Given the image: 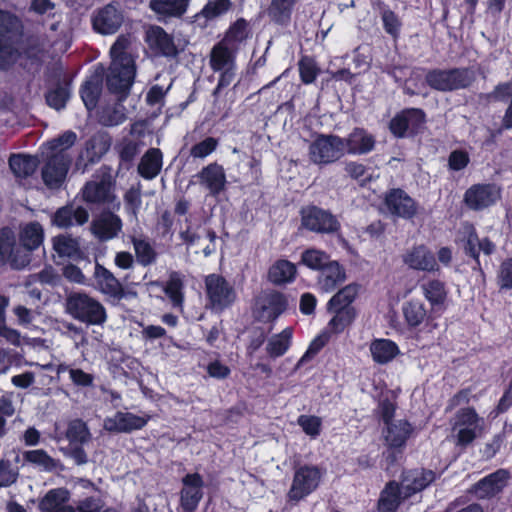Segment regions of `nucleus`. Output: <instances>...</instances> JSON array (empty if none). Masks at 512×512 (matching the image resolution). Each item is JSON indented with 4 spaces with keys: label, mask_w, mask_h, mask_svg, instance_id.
<instances>
[{
    "label": "nucleus",
    "mask_w": 512,
    "mask_h": 512,
    "mask_svg": "<svg viewBox=\"0 0 512 512\" xmlns=\"http://www.w3.org/2000/svg\"><path fill=\"white\" fill-rule=\"evenodd\" d=\"M369 351L374 363L386 365L392 362L401 351L398 344L388 338H375L370 342Z\"/></svg>",
    "instance_id": "c9c22d12"
},
{
    "label": "nucleus",
    "mask_w": 512,
    "mask_h": 512,
    "mask_svg": "<svg viewBox=\"0 0 512 512\" xmlns=\"http://www.w3.org/2000/svg\"><path fill=\"white\" fill-rule=\"evenodd\" d=\"M360 285L350 283L339 289L327 302L326 308L333 317L328 322V328L334 334H340L350 327L357 317L353 306L359 293Z\"/></svg>",
    "instance_id": "f257e3e1"
},
{
    "label": "nucleus",
    "mask_w": 512,
    "mask_h": 512,
    "mask_svg": "<svg viewBox=\"0 0 512 512\" xmlns=\"http://www.w3.org/2000/svg\"><path fill=\"white\" fill-rule=\"evenodd\" d=\"M293 328L286 327L280 333L270 338L266 346V352L270 358L283 356L292 344Z\"/></svg>",
    "instance_id": "de8ad7c7"
},
{
    "label": "nucleus",
    "mask_w": 512,
    "mask_h": 512,
    "mask_svg": "<svg viewBox=\"0 0 512 512\" xmlns=\"http://www.w3.org/2000/svg\"><path fill=\"white\" fill-rule=\"evenodd\" d=\"M406 496L402 495V485L395 481H388L381 490L377 500L378 512H397Z\"/></svg>",
    "instance_id": "72a5a7b5"
},
{
    "label": "nucleus",
    "mask_w": 512,
    "mask_h": 512,
    "mask_svg": "<svg viewBox=\"0 0 512 512\" xmlns=\"http://www.w3.org/2000/svg\"><path fill=\"white\" fill-rule=\"evenodd\" d=\"M346 270L337 260H331L317 275L316 285L319 291H335L346 280Z\"/></svg>",
    "instance_id": "c756f323"
},
{
    "label": "nucleus",
    "mask_w": 512,
    "mask_h": 512,
    "mask_svg": "<svg viewBox=\"0 0 512 512\" xmlns=\"http://www.w3.org/2000/svg\"><path fill=\"white\" fill-rule=\"evenodd\" d=\"M344 154L342 137L334 134H319L309 147L310 159L318 165L331 164Z\"/></svg>",
    "instance_id": "9b49d317"
},
{
    "label": "nucleus",
    "mask_w": 512,
    "mask_h": 512,
    "mask_svg": "<svg viewBox=\"0 0 512 512\" xmlns=\"http://www.w3.org/2000/svg\"><path fill=\"white\" fill-rule=\"evenodd\" d=\"M383 203L391 215L399 218L410 220L418 213V203L402 188L387 190Z\"/></svg>",
    "instance_id": "f3484780"
},
{
    "label": "nucleus",
    "mask_w": 512,
    "mask_h": 512,
    "mask_svg": "<svg viewBox=\"0 0 512 512\" xmlns=\"http://www.w3.org/2000/svg\"><path fill=\"white\" fill-rule=\"evenodd\" d=\"M510 477L508 469H497L474 483L469 492L479 500H490L504 490Z\"/></svg>",
    "instance_id": "dca6fc26"
},
{
    "label": "nucleus",
    "mask_w": 512,
    "mask_h": 512,
    "mask_svg": "<svg viewBox=\"0 0 512 512\" xmlns=\"http://www.w3.org/2000/svg\"><path fill=\"white\" fill-rule=\"evenodd\" d=\"M402 315L409 330L419 328L429 319V312L425 303L420 299H409L403 302L401 307Z\"/></svg>",
    "instance_id": "e433bc0d"
},
{
    "label": "nucleus",
    "mask_w": 512,
    "mask_h": 512,
    "mask_svg": "<svg viewBox=\"0 0 512 512\" xmlns=\"http://www.w3.org/2000/svg\"><path fill=\"white\" fill-rule=\"evenodd\" d=\"M151 420V415H136L132 412L117 411L112 417H106L103 422V428L114 434L132 433L143 429Z\"/></svg>",
    "instance_id": "a211bd4d"
},
{
    "label": "nucleus",
    "mask_w": 512,
    "mask_h": 512,
    "mask_svg": "<svg viewBox=\"0 0 512 512\" xmlns=\"http://www.w3.org/2000/svg\"><path fill=\"white\" fill-rule=\"evenodd\" d=\"M45 238L43 226L38 221H31L20 227L18 233V255L15 262L27 267L31 262L32 253L43 245Z\"/></svg>",
    "instance_id": "ddd939ff"
},
{
    "label": "nucleus",
    "mask_w": 512,
    "mask_h": 512,
    "mask_svg": "<svg viewBox=\"0 0 512 512\" xmlns=\"http://www.w3.org/2000/svg\"><path fill=\"white\" fill-rule=\"evenodd\" d=\"M130 241L133 245L137 262L147 267L153 264L157 259V252L146 239L131 236Z\"/></svg>",
    "instance_id": "3c124183"
},
{
    "label": "nucleus",
    "mask_w": 512,
    "mask_h": 512,
    "mask_svg": "<svg viewBox=\"0 0 512 512\" xmlns=\"http://www.w3.org/2000/svg\"><path fill=\"white\" fill-rule=\"evenodd\" d=\"M19 473L17 469L12 467L9 459H0V487H9L18 479Z\"/></svg>",
    "instance_id": "338daca9"
},
{
    "label": "nucleus",
    "mask_w": 512,
    "mask_h": 512,
    "mask_svg": "<svg viewBox=\"0 0 512 512\" xmlns=\"http://www.w3.org/2000/svg\"><path fill=\"white\" fill-rule=\"evenodd\" d=\"M437 478L436 472L431 469L419 468L409 472L406 480L410 483L406 486L407 496L419 493L432 484Z\"/></svg>",
    "instance_id": "a18cd8bd"
},
{
    "label": "nucleus",
    "mask_w": 512,
    "mask_h": 512,
    "mask_svg": "<svg viewBox=\"0 0 512 512\" xmlns=\"http://www.w3.org/2000/svg\"><path fill=\"white\" fill-rule=\"evenodd\" d=\"M301 227L316 234H334L340 231L341 224L331 211L317 205H307L300 210Z\"/></svg>",
    "instance_id": "1a4fd4ad"
},
{
    "label": "nucleus",
    "mask_w": 512,
    "mask_h": 512,
    "mask_svg": "<svg viewBox=\"0 0 512 512\" xmlns=\"http://www.w3.org/2000/svg\"><path fill=\"white\" fill-rule=\"evenodd\" d=\"M189 0H151L149 7L157 15L181 17L188 8Z\"/></svg>",
    "instance_id": "49530a36"
},
{
    "label": "nucleus",
    "mask_w": 512,
    "mask_h": 512,
    "mask_svg": "<svg viewBox=\"0 0 512 512\" xmlns=\"http://www.w3.org/2000/svg\"><path fill=\"white\" fill-rule=\"evenodd\" d=\"M72 163L71 157L60 153H47L45 164L41 170L43 183L49 189H59L64 183Z\"/></svg>",
    "instance_id": "2eb2a0df"
},
{
    "label": "nucleus",
    "mask_w": 512,
    "mask_h": 512,
    "mask_svg": "<svg viewBox=\"0 0 512 512\" xmlns=\"http://www.w3.org/2000/svg\"><path fill=\"white\" fill-rule=\"evenodd\" d=\"M289 309V296L276 289L261 291L254 299L252 313L256 321L274 323Z\"/></svg>",
    "instance_id": "0eeeda50"
},
{
    "label": "nucleus",
    "mask_w": 512,
    "mask_h": 512,
    "mask_svg": "<svg viewBox=\"0 0 512 512\" xmlns=\"http://www.w3.org/2000/svg\"><path fill=\"white\" fill-rule=\"evenodd\" d=\"M470 163L469 153L464 149H455L448 157V168L451 171H461Z\"/></svg>",
    "instance_id": "774afa93"
},
{
    "label": "nucleus",
    "mask_w": 512,
    "mask_h": 512,
    "mask_svg": "<svg viewBox=\"0 0 512 512\" xmlns=\"http://www.w3.org/2000/svg\"><path fill=\"white\" fill-rule=\"evenodd\" d=\"M129 45V37L123 34L119 35L110 48V56L112 58V62L134 63V60L127 53Z\"/></svg>",
    "instance_id": "bf43d9fd"
},
{
    "label": "nucleus",
    "mask_w": 512,
    "mask_h": 512,
    "mask_svg": "<svg viewBox=\"0 0 512 512\" xmlns=\"http://www.w3.org/2000/svg\"><path fill=\"white\" fill-rule=\"evenodd\" d=\"M426 123V113L421 108H404L389 121L388 129L397 139L414 137L422 132Z\"/></svg>",
    "instance_id": "9d476101"
},
{
    "label": "nucleus",
    "mask_w": 512,
    "mask_h": 512,
    "mask_svg": "<svg viewBox=\"0 0 512 512\" xmlns=\"http://www.w3.org/2000/svg\"><path fill=\"white\" fill-rule=\"evenodd\" d=\"M20 252L14 230L9 226L0 228V263H8L14 269H23L22 265L15 262L17 252Z\"/></svg>",
    "instance_id": "f704fd0d"
},
{
    "label": "nucleus",
    "mask_w": 512,
    "mask_h": 512,
    "mask_svg": "<svg viewBox=\"0 0 512 512\" xmlns=\"http://www.w3.org/2000/svg\"><path fill=\"white\" fill-rule=\"evenodd\" d=\"M111 143V137L107 133H98L90 137L77 158V168L86 170L90 165L98 163L110 149Z\"/></svg>",
    "instance_id": "aec40b11"
},
{
    "label": "nucleus",
    "mask_w": 512,
    "mask_h": 512,
    "mask_svg": "<svg viewBox=\"0 0 512 512\" xmlns=\"http://www.w3.org/2000/svg\"><path fill=\"white\" fill-rule=\"evenodd\" d=\"M331 260L327 252L317 248H307L301 253L299 264L319 273Z\"/></svg>",
    "instance_id": "8fccbe9b"
},
{
    "label": "nucleus",
    "mask_w": 512,
    "mask_h": 512,
    "mask_svg": "<svg viewBox=\"0 0 512 512\" xmlns=\"http://www.w3.org/2000/svg\"><path fill=\"white\" fill-rule=\"evenodd\" d=\"M92 231L101 241L111 240L122 229L121 218L111 211H104L92 222Z\"/></svg>",
    "instance_id": "2f4dec72"
},
{
    "label": "nucleus",
    "mask_w": 512,
    "mask_h": 512,
    "mask_svg": "<svg viewBox=\"0 0 512 512\" xmlns=\"http://www.w3.org/2000/svg\"><path fill=\"white\" fill-rule=\"evenodd\" d=\"M397 405L388 397L383 398L379 401L377 408L375 409V416L378 417L384 425L395 421Z\"/></svg>",
    "instance_id": "0e129e2a"
},
{
    "label": "nucleus",
    "mask_w": 512,
    "mask_h": 512,
    "mask_svg": "<svg viewBox=\"0 0 512 512\" xmlns=\"http://www.w3.org/2000/svg\"><path fill=\"white\" fill-rule=\"evenodd\" d=\"M296 3L297 0H271L267 9L270 20L281 27L289 26Z\"/></svg>",
    "instance_id": "37998d69"
},
{
    "label": "nucleus",
    "mask_w": 512,
    "mask_h": 512,
    "mask_svg": "<svg viewBox=\"0 0 512 512\" xmlns=\"http://www.w3.org/2000/svg\"><path fill=\"white\" fill-rule=\"evenodd\" d=\"M148 285L161 288L173 307L183 306L185 300V276L180 271H170L166 281L153 280Z\"/></svg>",
    "instance_id": "cd10ccee"
},
{
    "label": "nucleus",
    "mask_w": 512,
    "mask_h": 512,
    "mask_svg": "<svg viewBox=\"0 0 512 512\" xmlns=\"http://www.w3.org/2000/svg\"><path fill=\"white\" fill-rule=\"evenodd\" d=\"M342 141L344 152L349 155H366L376 146L375 136L363 127H354Z\"/></svg>",
    "instance_id": "a878e982"
},
{
    "label": "nucleus",
    "mask_w": 512,
    "mask_h": 512,
    "mask_svg": "<svg viewBox=\"0 0 512 512\" xmlns=\"http://www.w3.org/2000/svg\"><path fill=\"white\" fill-rule=\"evenodd\" d=\"M201 186L211 196L217 197L226 189L227 179L224 167L217 162L204 166L196 175Z\"/></svg>",
    "instance_id": "393cba45"
},
{
    "label": "nucleus",
    "mask_w": 512,
    "mask_h": 512,
    "mask_svg": "<svg viewBox=\"0 0 512 512\" xmlns=\"http://www.w3.org/2000/svg\"><path fill=\"white\" fill-rule=\"evenodd\" d=\"M206 307L221 314L231 308L237 300V292L223 275L211 273L205 276Z\"/></svg>",
    "instance_id": "39448f33"
},
{
    "label": "nucleus",
    "mask_w": 512,
    "mask_h": 512,
    "mask_svg": "<svg viewBox=\"0 0 512 512\" xmlns=\"http://www.w3.org/2000/svg\"><path fill=\"white\" fill-rule=\"evenodd\" d=\"M16 20L15 15L0 9V62L12 56L11 33Z\"/></svg>",
    "instance_id": "58836bf2"
},
{
    "label": "nucleus",
    "mask_w": 512,
    "mask_h": 512,
    "mask_svg": "<svg viewBox=\"0 0 512 512\" xmlns=\"http://www.w3.org/2000/svg\"><path fill=\"white\" fill-rule=\"evenodd\" d=\"M115 180L111 174V168L102 165L93 175V179L87 181L82 188V197L87 204L112 205L116 200L114 193Z\"/></svg>",
    "instance_id": "423d86ee"
},
{
    "label": "nucleus",
    "mask_w": 512,
    "mask_h": 512,
    "mask_svg": "<svg viewBox=\"0 0 512 512\" xmlns=\"http://www.w3.org/2000/svg\"><path fill=\"white\" fill-rule=\"evenodd\" d=\"M123 22V11L113 3L100 8L92 18L93 29L102 35L115 34Z\"/></svg>",
    "instance_id": "412c9836"
},
{
    "label": "nucleus",
    "mask_w": 512,
    "mask_h": 512,
    "mask_svg": "<svg viewBox=\"0 0 512 512\" xmlns=\"http://www.w3.org/2000/svg\"><path fill=\"white\" fill-rule=\"evenodd\" d=\"M146 41L158 55L166 58H176L179 55L173 36L161 26H152L146 33Z\"/></svg>",
    "instance_id": "c85d7f7f"
},
{
    "label": "nucleus",
    "mask_w": 512,
    "mask_h": 512,
    "mask_svg": "<svg viewBox=\"0 0 512 512\" xmlns=\"http://www.w3.org/2000/svg\"><path fill=\"white\" fill-rule=\"evenodd\" d=\"M293 470L292 482L285 495L286 503L291 507L297 506L314 493L323 478V471L317 465L298 464Z\"/></svg>",
    "instance_id": "f03ea898"
},
{
    "label": "nucleus",
    "mask_w": 512,
    "mask_h": 512,
    "mask_svg": "<svg viewBox=\"0 0 512 512\" xmlns=\"http://www.w3.org/2000/svg\"><path fill=\"white\" fill-rule=\"evenodd\" d=\"M126 116L115 107H104L98 113V121L103 126H117L123 123Z\"/></svg>",
    "instance_id": "e2e57ef3"
},
{
    "label": "nucleus",
    "mask_w": 512,
    "mask_h": 512,
    "mask_svg": "<svg viewBox=\"0 0 512 512\" xmlns=\"http://www.w3.org/2000/svg\"><path fill=\"white\" fill-rule=\"evenodd\" d=\"M237 45H228L221 40L211 49L209 66L213 71H220L229 67H236Z\"/></svg>",
    "instance_id": "473e14b6"
},
{
    "label": "nucleus",
    "mask_w": 512,
    "mask_h": 512,
    "mask_svg": "<svg viewBox=\"0 0 512 512\" xmlns=\"http://www.w3.org/2000/svg\"><path fill=\"white\" fill-rule=\"evenodd\" d=\"M297 277L296 265L287 259L276 260L268 269V281L281 286L295 281Z\"/></svg>",
    "instance_id": "4c0bfd02"
},
{
    "label": "nucleus",
    "mask_w": 512,
    "mask_h": 512,
    "mask_svg": "<svg viewBox=\"0 0 512 512\" xmlns=\"http://www.w3.org/2000/svg\"><path fill=\"white\" fill-rule=\"evenodd\" d=\"M298 70L300 80L305 85L314 83L320 73L315 59L308 55L301 56L298 61Z\"/></svg>",
    "instance_id": "4d7b16f0"
},
{
    "label": "nucleus",
    "mask_w": 512,
    "mask_h": 512,
    "mask_svg": "<svg viewBox=\"0 0 512 512\" xmlns=\"http://www.w3.org/2000/svg\"><path fill=\"white\" fill-rule=\"evenodd\" d=\"M23 460L45 472H53L59 465L58 460L51 457L44 449L24 451Z\"/></svg>",
    "instance_id": "09e8293b"
},
{
    "label": "nucleus",
    "mask_w": 512,
    "mask_h": 512,
    "mask_svg": "<svg viewBox=\"0 0 512 512\" xmlns=\"http://www.w3.org/2000/svg\"><path fill=\"white\" fill-rule=\"evenodd\" d=\"M163 166V154L159 148H149L138 164V173L145 180L158 176Z\"/></svg>",
    "instance_id": "ea45409f"
},
{
    "label": "nucleus",
    "mask_w": 512,
    "mask_h": 512,
    "mask_svg": "<svg viewBox=\"0 0 512 512\" xmlns=\"http://www.w3.org/2000/svg\"><path fill=\"white\" fill-rule=\"evenodd\" d=\"M415 427L407 419H398L384 425L382 436L384 445L393 448H406L408 440L414 435Z\"/></svg>",
    "instance_id": "bb28decb"
},
{
    "label": "nucleus",
    "mask_w": 512,
    "mask_h": 512,
    "mask_svg": "<svg viewBox=\"0 0 512 512\" xmlns=\"http://www.w3.org/2000/svg\"><path fill=\"white\" fill-rule=\"evenodd\" d=\"M52 244L59 257L75 258L80 254L79 243L71 235H57L53 237Z\"/></svg>",
    "instance_id": "864d4df0"
},
{
    "label": "nucleus",
    "mask_w": 512,
    "mask_h": 512,
    "mask_svg": "<svg viewBox=\"0 0 512 512\" xmlns=\"http://www.w3.org/2000/svg\"><path fill=\"white\" fill-rule=\"evenodd\" d=\"M218 146V140L214 137H206L204 140L194 144L190 149L193 158H205L213 153Z\"/></svg>",
    "instance_id": "69168bd1"
},
{
    "label": "nucleus",
    "mask_w": 512,
    "mask_h": 512,
    "mask_svg": "<svg viewBox=\"0 0 512 512\" xmlns=\"http://www.w3.org/2000/svg\"><path fill=\"white\" fill-rule=\"evenodd\" d=\"M420 288L432 310L437 311L444 306L448 296V291L443 281L439 279H429L422 283Z\"/></svg>",
    "instance_id": "a19ab883"
},
{
    "label": "nucleus",
    "mask_w": 512,
    "mask_h": 512,
    "mask_svg": "<svg viewBox=\"0 0 512 512\" xmlns=\"http://www.w3.org/2000/svg\"><path fill=\"white\" fill-rule=\"evenodd\" d=\"M39 160L36 156L26 154H12L9 157V167L15 177L26 179L37 170Z\"/></svg>",
    "instance_id": "c03bdc74"
},
{
    "label": "nucleus",
    "mask_w": 512,
    "mask_h": 512,
    "mask_svg": "<svg viewBox=\"0 0 512 512\" xmlns=\"http://www.w3.org/2000/svg\"><path fill=\"white\" fill-rule=\"evenodd\" d=\"M135 74V63L111 62L109 73L106 76V86L109 92L116 95L120 101L125 100L134 83Z\"/></svg>",
    "instance_id": "f8f14e48"
},
{
    "label": "nucleus",
    "mask_w": 512,
    "mask_h": 512,
    "mask_svg": "<svg viewBox=\"0 0 512 512\" xmlns=\"http://www.w3.org/2000/svg\"><path fill=\"white\" fill-rule=\"evenodd\" d=\"M380 16L384 31L394 40H397L402 28V21L399 16L384 3L380 4Z\"/></svg>",
    "instance_id": "5fc2aeb1"
},
{
    "label": "nucleus",
    "mask_w": 512,
    "mask_h": 512,
    "mask_svg": "<svg viewBox=\"0 0 512 512\" xmlns=\"http://www.w3.org/2000/svg\"><path fill=\"white\" fill-rule=\"evenodd\" d=\"M104 77L105 69L99 65L86 77L80 87V97L89 112L93 111L99 103L103 91Z\"/></svg>",
    "instance_id": "b1692460"
},
{
    "label": "nucleus",
    "mask_w": 512,
    "mask_h": 512,
    "mask_svg": "<svg viewBox=\"0 0 512 512\" xmlns=\"http://www.w3.org/2000/svg\"><path fill=\"white\" fill-rule=\"evenodd\" d=\"M180 507L183 512H195L203 498L204 480L198 472L187 473L182 478Z\"/></svg>",
    "instance_id": "6ab92c4d"
},
{
    "label": "nucleus",
    "mask_w": 512,
    "mask_h": 512,
    "mask_svg": "<svg viewBox=\"0 0 512 512\" xmlns=\"http://www.w3.org/2000/svg\"><path fill=\"white\" fill-rule=\"evenodd\" d=\"M484 419L479 416L476 409L471 406L460 408L454 417L453 430L458 429L455 435V445L466 449L481 435Z\"/></svg>",
    "instance_id": "6e6552de"
},
{
    "label": "nucleus",
    "mask_w": 512,
    "mask_h": 512,
    "mask_svg": "<svg viewBox=\"0 0 512 512\" xmlns=\"http://www.w3.org/2000/svg\"><path fill=\"white\" fill-rule=\"evenodd\" d=\"M403 262L416 271L439 273L440 266L434 253L425 244L414 245L403 255Z\"/></svg>",
    "instance_id": "5701e85b"
},
{
    "label": "nucleus",
    "mask_w": 512,
    "mask_h": 512,
    "mask_svg": "<svg viewBox=\"0 0 512 512\" xmlns=\"http://www.w3.org/2000/svg\"><path fill=\"white\" fill-rule=\"evenodd\" d=\"M248 38V22L244 18H238L230 24L225 31L222 42L228 45H239Z\"/></svg>",
    "instance_id": "6e6d98bb"
},
{
    "label": "nucleus",
    "mask_w": 512,
    "mask_h": 512,
    "mask_svg": "<svg viewBox=\"0 0 512 512\" xmlns=\"http://www.w3.org/2000/svg\"><path fill=\"white\" fill-rule=\"evenodd\" d=\"M71 97V79L64 77L58 81L54 88L48 89L45 93V102L56 111L64 109Z\"/></svg>",
    "instance_id": "79ce46f5"
},
{
    "label": "nucleus",
    "mask_w": 512,
    "mask_h": 512,
    "mask_svg": "<svg viewBox=\"0 0 512 512\" xmlns=\"http://www.w3.org/2000/svg\"><path fill=\"white\" fill-rule=\"evenodd\" d=\"M94 281L95 287L104 295L120 301L127 298L130 292H127L121 282L115 277V275L104 267L99 262L95 263L94 267Z\"/></svg>",
    "instance_id": "4be33fe9"
},
{
    "label": "nucleus",
    "mask_w": 512,
    "mask_h": 512,
    "mask_svg": "<svg viewBox=\"0 0 512 512\" xmlns=\"http://www.w3.org/2000/svg\"><path fill=\"white\" fill-rule=\"evenodd\" d=\"M77 135L72 130H67L56 138L47 141L43 146L48 150L47 153H60L63 156L71 157L68 150L75 144Z\"/></svg>",
    "instance_id": "603ef678"
},
{
    "label": "nucleus",
    "mask_w": 512,
    "mask_h": 512,
    "mask_svg": "<svg viewBox=\"0 0 512 512\" xmlns=\"http://www.w3.org/2000/svg\"><path fill=\"white\" fill-rule=\"evenodd\" d=\"M463 249L465 254L472 258L477 265H480L479 259V237L474 225L469 224L465 227V235L463 238Z\"/></svg>",
    "instance_id": "13d9d810"
},
{
    "label": "nucleus",
    "mask_w": 512,
    "mask_h": 512,
    "mask_svg": "<svg viewBox=\"0 0 512 512\" xmlns=\"http://www.w3.org/2000/svg\"><path fill=\"white\" fill-rule=\"evenodd\" d=\"M425 83L435 91L453 92L469 88L476 80L475 72L469 67L427 70Z\"/></svg>",
    "instance_id": "7ed1b4c3"
},
{
    "label": "nucleus",
    "mask_w": 512,
    "mask_h": 512,
    "mask_svg": "<svg viewBox=\"0 0 512 512\" xmlns=\"http://www.w3.org/2000/svg\"><path fill=\"white\" fill-rule=\"evenodd\" d=\"M231 6V0H209L201 13L206 19L212 20L225 14Z\"/></svg>",
    "instance_id": "680f3d73"
},
{
    "label": "nucleus",
    "mask_w": 512,
    "mask_h": 512,
    "mask_svg": "<svg viewBox=\"0 0 512 512\" xmlns=\"http://www.w3.org/2000/svg\"><path fill=\"white\" fill-rule=\"evenodd\" d=\"M66 311L75 320L87 325H102L107 320L105 307L84 292H73L66 298Z\"/></svg>",
    "instance_id": "20e7f679"
},
{
    "label": "nucleus",
    "mask_w": 512,
    "mask_h": 512,
    "mask_svg": "<svg viewBox=\"0 0 512 512\" xmlns=\"http://www.w3.org/2000/svg\"><path fill=\"white\" fill-rule=\"evenodd\" d=\"M70 492L65 487L53 488L40 499L38 509L41 512H75V508L67 505Z\"/></svg>",
    "instance_id": "7c9ffc66"
},
{
    "label": "nucleus",
    "mask_w": 512,
    "mask_h": 512,
    "mask_svg": "<svg viewBox=\"0 0 512 512\" xmlns=\"http://www.w3.org/2000/svg\"><path fill=\"white\" fill-rule=\"evenodd\" d=\"M501 198V189L494 183H477L471 185L464 193L463 202L472 211H482Z\"/></svg>",
    "instance_id": "4468645a"
},
{
    "label": "nucleus",
    "mask_w": 512,
    "mask_h": 512,
    "mask_svg": "<svg viewBox=\"0 0 512 512\" xmlns=\"http://www.w3.org/2000/svg\"><path fill=\"white\" fill-rule=\"evenodd\" d=\"M89 435L88 428L82 420H75L68 425L66 437L72 444H83Z\"/></svg>",
    "instance_id": "052dcab7"
}]
</instances>
